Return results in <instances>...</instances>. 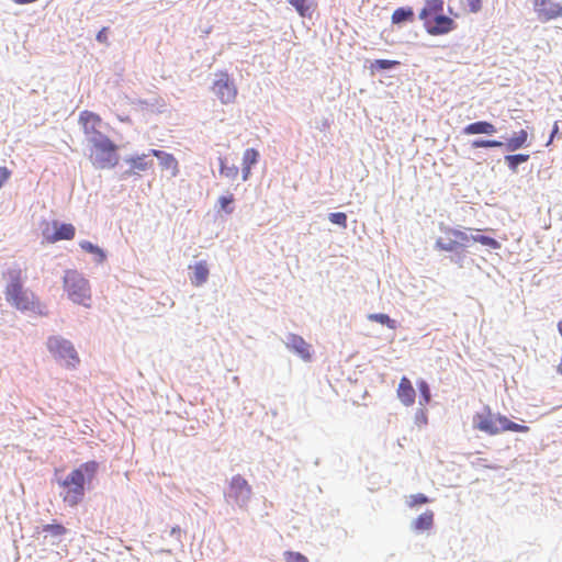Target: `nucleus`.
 I'll return each instance as SVG.
<instances>
[{
	"label": "nucleus",
	"mask_w": 562,
	"mask_h": 562,
	"mask_svg": "<svg viewBox=\"0 0 562 562\" xmlns=\"http://www.w3.org/2000/svg\"><path fill=\"white\" fill-rule=\"evenodd\" d=\"M557 372L562 375V358H561L560 363L557 367Z\"/></svg>",
	"instance_id": "nucleus-41"
},
{
	"label": "nucleus",
	"mask_w": 562,
	"mask_h": 562,
	"mask_svg": "<svg viewBox=\"0 0 562 562\" xmlns=\"http://www.w3.org/2000/svg\"><path fill=\"white\" fill-rule=\"evenodd\" d=\"M443 0H426L418 18L431 36L445 35L457 27L453 19L443 14Z\"/></svg>",
	"instance_id": "nucleus-3"
},
{
	"label": "nucleus",
	"mask_w": 562,
	"mask_h": 562,
	"mask_svg": "<svg viewBox=\"0 0 562 562\" xmlns=\"http://www.w3.org/2000/svg\"><path fill=\"white\" fill-rule=\"evenodd\" d=\"M558 330H559L560 335L562 336V321H560L558 323Z\"/></svg>",
	"instance_id": "nucleus-42"
},
{
	"label": "nucleus",
	"mask_w": 562,
	"mask_h": 562,
	"mask_svg": "<svg viewBox=\"0 0 562 562\" xmlns=\"http://www.w3.org/2000/svg\"><path fill=\"white\" fill-rule=\"evenodd\" d=\"M503 145L502 142L495 139H475L471 144L473 148H493L502 147Z\"/></svg>",
	"instance_id": "nucleus-30"
},
{
	"label": "nucleus",
	"mask_w": 562,
	"mask_h": 562,
	"mask_svg": "<svg viewBox=\"0 0 562 562\" xmlns=\"http://www.w3.org/2000/svg\"><path fill=\"white\" fill-rule=\"evenodd\" d=\"M529 159L528 154L508 155L505 157L508 168L516 172L520 164L526 162Z\"/></svg>",
	"instance_id": "nucleus-25"
},
{
	"label": "nucleus",
	"mask_w": 562,
	"mask_h": 562,
	"mask_svg": "<svg viewBox=\"0 0 562 562\" xmlns=\"http://www.w3.org/2000/svg\"><path fill=\"white\" fill-rule=\"evenodd\" d=\"M428 502L429 499L426 495L418 493L411 495L407 501V504L409 507H416L418 505L427 504Z\"/></svg>",
	"instance_id": "nucleus-34"
},
{
	"label": "nucleus",
	"mask_w": 562,
	"mask_h": 562,
	"mask_svg": "<svg viewBox=\"0 0 562 562\" xmlns=\"http://www.w3.org/2000/svg\"><path fill=\"white\" fill-rule=\"evenodd\" d=\"M368 318L372 322L380 323L382 325L387 326L391 329L396 328V322L394 319H391L389 315L378 313V314H370Z\"/></svg>",
	"instance_id": "nucleus-29"
},
{
	"label": "nucleus",
	"mask_w": 562,
	"mask_h": 562,
	"mask_svg": "<svg viewBox=\"0 0 562 562\" xmlns=\"http://www.w3.org/2000/svg\"><path fill=\"white\" fill-rule=\"evenodd\" d=\"M211 90L222 104L234 103L238 94L236 83L227 71L215 74V80Z\"/></svg>",
	"instance_id": "nucleus-8"
},
{
	"label": "nucleus",
	"mask_w": 562,
	"mask_h": 562,
	"mask_svg": "<svg viewBox=\"0 0 562 562\" xmlns=\"http://www.w3.org/2000/svg\"><path fill=\"white\" fill-rule=\"evenodd\" d=\"M495 132H496L495 125L487 121H477V122L467 125L463 128V133L465 135H476V134L492 135Z\"/></svg>",
	"instance_id": "nucleus-17"
},
{
	"label": "nucleus",
	"mask_w": 562,
	"mask_h": 562,
	"mask_svg": "<svg viewBox=\"0 0 562 562\" xmlns=\"http://www.w3.org/2000/svg\"><path fill=\"white\" fill-rule=\"evenodd\" d=\"M78 123L87 139L93 144L98 151L94 165L101 169L116 166L119 162L117 146L104 135L102 131L104 123L101 116L92 111L85 110L80 112Z\"/></svg>",
	"instance_id": "nucleus-1"
},
{
	"label": "nucleus",
	"mask_w": 562,
	"mask_h": 562,
	"mask_svg": "<svg viewBox=\"0 0 562 562\" xmlns=\"http://www.w3.org/2000/svg\"><path fill=\"white\" fill-rule=\"evenodd\" d=\"M146 158H147L146 154L128 158L126 161L131 168L127 171V173L135 175V173H138L140 171H146L147 169L151 168L153 162L147 161Z\"/></svg>",
	"instance_id": "nucleus-18"
},
{
	"label": "nucleus",
	"mask_w": 562,
	"mask_h": 562,
	"mask_svg": "<svg viewBox=\"0 0 562 562\" xmlns=\"http://www.w3.org/2000/svg\"><path fill=\"white\" fill-rule=\"evenodd\" d=\"M251 486L241 475H234L229 482L226 497L239 507H245L251 497Z\"/></svg>",
	"instance_id": "nucleus-10"
},
{
	"label": "nucleus",
	"mask_w": 562,
	"mask_h": 562,
	"mask_svg": "<svg viewBox=\"0 0 562 562\" xmlns=\"http://www.w3.org/2000/svg\"><path fill=\"white\" fill-rule=\"evenodd\" d=\"M286 347L295 352L304 361L312 360V346L306 342L301 336L291 334L288 337Z\"/></svg>",
	"instance_id": "nucleus-12"
},
{
	"label": "nucleus",
	"mask_w": 562,
	"mask_h": 562,
	"mask_svg": "<svg viewBox=\"0 0 562 562\" xmlns=\"http://www.w3.org/2000/svg\"><path fill=\"white\" fill-rule=\"evenodd\" d=\"M400 65L397 60H389V59H376L371 65V69H391Z\"/></svg>",
	"instance_id": "nucleus-32"
},
{
	"label": "nucleus",
	"mask_w": 562,
	"mask_h": 562,
	"mask_svg": "<svg viewBox=\"0 0 562 562\" xmlns=\"http://www.w3.org/2000/svg\"><path fill=\"white\" fill-rule=\"evenodd\" d=\"M9 283L5 286V300L16 310L35 311L41 307L35 294L24 289L22 270L20 268H12L7 271Z\"/></svg>",
	"instance_id": "nucleus-5"
},
{
	"label": "nucleus",
	"mask_w": 562,
	"mask_h": 562,
	"mask_svg": "<svg viewBox=\"0 0 562 562\" xmlns=\"http://www.w3.org/2000/svg\"><path fill=\"white\" fill-rule=\"evenodd\" d=\"M415 395L416 392L411 380L406 376H403L397 387V397L403 405L412 406L415 403Z\"/></svg>",
	"instance_id": "nucleus-13"
},
{
	"label": "nucleus",
	"mask_w": 562,
	"mask_h": 562,
	"mask_svg": "<svg viewBox=\"0 0 562 562\" xmlns=\"http://www.w3.org/2000/svg\"><path fill=\"white\" fill-rule=\"evenodd\" d=\"M289 3L295 8L302 18L312 15L313 3L311 0H289Z\"/></svg>",
	"instance_id": "nucleus-24"
},
{
	"label": "nucleus",
	"mask_w": 562,
	"mask_h": 562,
	"mask_svg": "<svg viewBox=\"0 0 562 562\" xmlns=\"http://www.w3.org/2000/svg\"><path fill=\"white\" fill-rule=\"evenodd\" d=\"M55 233L47 237L48 241L56 243L58 240H71L75 237L76 228L72 224L64 223L58 224L54 223Z\"/></svg>",
	"instance_id": "nucleus-16"
},
{
	"label": "nucleus",
	"mask_w": 562,
	"mask_h": 562,
	"mask_svg": "<svg viewBox=\"0 0 562 562\" xmlns=\"http://www.w3.org/2000/svg\"><path fill=\"white\" fill-rule=\"evenodd\" d=\"M532 7L538 21L542 23L562 18V2L557 0H533Z\"/></svg>",
	"instance_id": "nucleus-11"
},
{
	"label": "nucleus",
	"mask_w": 562,
	"mask_h": 562,
	"mask_svg": "<svg viewBox=\"0 0 562 562\" xmlns=\"http://www.w3.org/2000/svg\"><path fill=\"white\" fill-rule=\"evenodd\" d=\"M442 236L436 240V247L445 251H457L467 247L470 243V236L461 229L449 226H441Z\"/></svg>",
	"instance_id": "nucleus-9"
},
{
	"label": "nucleus",
	"mask_w": 562,
	"mask_h": 562,
	"mask_svg": "<svg viewBox=\"0 0 562 562\" xmlns=\"http://www.w3.org/2000/svg\"><path fill=\"white\" fill-rule=\"evenodd\" d=\"M209 278V268L205 261H199L193 266V274L191 277V283L194 286H201L206 282Z\"/></svg>",
	"instance_id": "nucleus-19"
},
{
	"label": "nucleus",
	"mask_w": 562,
	"mask_h": 562,
	"mask_svg": "<svg viewBox=\"0 0 562 562\" xmlns=\"http://www.w3.org/2000/svg\"><path fill=\"white\" fill-rule=\"evenodd\" d=\"M434 524V513L432 510H426L420 514L414 521L413 528L417 531L429 530Z\"/></svg>",
	"instance_id": "nucleus-21"
},
{
	"label": "nucleus",
	"mask_w": 562,
	"mask_h": 562,
	"mask_svg": "<svg viewBox=\"0 0 562 562\" xmlns=\"http://www.w3.org/2000/svg\"><path fill=\"white\" fill-rule=\"evenodd\" d=\"M98 470L97 461H87L74 469L64 480H59L58 484L63 488L60 492L63 502L70 507L77 506L85 497L86 483L94 479Z\"/></svg>",
	"instance_id": "nucleus-2"
},
{
	"label": "nucleus",
	"mask_w": 562,
	"mask_h": 562,
	"mask_svg": "<svg viewBox=\"0 0 562 562\" xmlns=\"http://www.w3.org/2000/svg\"><path fill=\"white\" fill-rule=\"evenodd\" d=\"M467 5L472 13H476L482 9V0H467Z\"/></svg>",
	"instance_id": "nucleus-37"
},
{
	"label": "nucleus",
	"mask_w": 562,
	"mask_h": 562,
	"mask_svg": "<svg viewBox=\"0 0 562 562\" xmlns=\"http://www.w3.org/2000/svg\"><path fill=\"white\" fill-rule=\"evenodd\" d=\"M46 346L53 357L64 361L66 367L75 369L80 363V358L69 340L60 336H52L47 339Z\"/></svg>",
	"instance_id": "nucleus-7"
},
{
	"label": "nucleus",
	"mask_w": 562,
	"mask_h": 562,
	"mask_svg": "<svg viewBox=\"0 0 562 562\" xmlns=\"http://www.w3.org/2000/svg\"><path fill=\"white\" fill-rule=\"evenodd\" d=\"M474 429L495 436L504 431L528 432L529 427L509 420L506 416L494 414L490 406H484L481 412L473 415Z\"/></svg>",
	"instance_id": "nucleus-4"
},
{
	"label": "nucleus",
	"mask_w": 562,
	"mask_h": 562,
	"mask_svg": "<svg viewBox=\"0 0 562 562\" xmlns=\"http://www.w3.org/2000/svg\"><path fill=\"white\" fill-rule=\"evenodd\" d=\"M417 386H418L420 397H422L419 401V404L424 406V405L428 404L430 401V390H429L427 382L424 380L419 381L417 383Z\"/></svg>",
	"instance_id": "nucleus-31"
},
{
	"label": "nucleus",
	"mask_w": 562,
	"mask_h": 562,
	"mask_svg": "<svg viewBox=\"0 0 562 562\" xmlns=\"http://www.w3.org/2000/svg\"><path fill=\"white\" fill-rule=\"evenodd\" d=\"M11 173L7 167H0V188L10 179Z\"/></svg>",
	"instance_id": "nucleus-38"
},
{
	"label": "nucleus",
	"mask_w": 562,
	"mask_h": 562,
	"mask_svg": "<svg viewBox=\"0 0 562 562\" xmlns=\"http://www.w3.org/2000/svg\"><path fill=\"white\" fill-rule=\"evenodd\" d=\"M97 41L100 43H108V27H102L97 34Z\"/></svg>",
	"instance_id": "nucleus-39"
},
{
	"label": "nucleus",
	"mask_w": 562,
	"mask_h": 562,
	"mask_svg": "<svg viewBox=\"0 0 562 562\" xmlns=\"http://www.w3.org/2000/svg\"><path fill=\"white\" fill-rule=\"evenodd\" d=\"M528 145V133L526 130H520L513 137H510L505 146L509 151H516L517 149Z\"/></svg>",
	"instance_id": "nucleus-20"
},
{
	"label": "nucleus",
	"mask_w": 562,
	"mask_h": 562,
	"mask_svg": "<svg viewBox=\"0 0 562 562\" xmlns=\"http://www.w3.org/2000/svg\"><path fill=\"white\" fill-rule=\"evenodd\" d=\"M415 18L414 10L411 7L397 8L391 15L393 24H401L404 22H413Z\"/></svg>",
	"instance_id": "nucleus-22"
},
{
	"label": "nucleus",
	"mask_w": 562,
	"mask_h": 562,
	"mask_svg": "<svg viewBox=\"0 0 562 562\" xmlns=\"http://www.w3.org/2000/svg\"><path fill=\"white\" fill-rule=\"evenodd\" d=\"M64 290L69 300L85 307L91 306L89 281L77 270H67L64 276Z\"/></svg>",
	"instance_id": "nucleus-6"
},
{
	"label": "nucleus",
	"mask_w": 562,
	"mask_h": 562,
	"mask_svg": "<svg viewBox=\"0 0 562 562\" xmlns=\"http://www.w3.org/2000/svg\"><path fill=\"white\" fill-rule=\"evenodd\" d=\"M149 153L160 160V166L164 169L170 170L172 177L179 173V165L173 155L158 149H151Z\"/></svg>",
	"instance_id": "nucleus-14"
},
{
	"label": "nucleus",
	"mask_w": 562,
	"mask_h": 562,
	"mask_svg": "<svg viewBox=\"0 0 562 562\" xmlns=\"http://www.w3.org/2000/svg\"><path fill=\"white\" fill-rule=\"evenodd\" d=\"M42 530L44 532L49 533L52 537H55V538L63 537L68 532V530L65 526H63L61 524H57V522L44 525L42 527Z\"/></svg>",
	"instance_id": "nucleus-26"
},
{
	"label": "nucleus",
	"mask_w": 562,
	"mask_h": 562,
	"mask_svg": "<svg viewBox=\"0 0 562 562\" xmlns=\"http://www.w3.org/2000/svg\"><path fill=\"white\" fill-rule=\"evenodd\" d=\"M234 202V195H222L218 198V204L222 210H224L227 213H232L233 209L229 207V205Z\"/></svg>",
	"instance_id": "nucleus-36"
},
{
	"label": "nucleus",
	"mask_w": 562,
	"mask_h": 562,
	"mask_svg": "<svg viewBox=\"0 0 562 562\" xmlns=\"http://www.w3.org/2000/svg\"><path fill=\"white\" fill-rule=\"evenodd\" d=\"M259 151L255 148H248L243 154V168H241V179L243 181H247L251 175V168L259 160Z\"/></svg>",
	"instance_id": "nucleus-15"
},
{
	"label": "nucleus",
	"mask_w": 562,
	"mask_h": 562,
	"mask_svg": "<svg viewBox=\"0 0 562 562\" xmlns=\"http://www.w3.org/2000/svg\"><path fill=\"white\" fill-rule=\"evenodd\" d=\"M558 133H559V125L555 122L553 124V128H552V132H551V135H550V138H549L547 145H550L552 143L553 138L557 136Z\"/></svg>",
	"instance_id": "nucleus-40"
},
{
	"label": "nucleus",
	"mask_w": 562,
	"mask_h": 562,
	"mask_svg": "<svg viewBox=\"0 0 562 562\" xmlns=\"http://www.w3.org/2000/svg\"><path fill=\"white\" fill-rule=\"evenodd\" d=\"M284 559L286 562H308L307 558L300 552L285 551Z\"/></svg>",
	"instance_id": "nucleus-35"
},
{
	"label": "nucleus",
	"mask_w": 562,
	"mask_h": 562,
	"mask_svg": "<svg viewBox=\"0 0 562 562\" xmlns=\"http://www.w3.org/2000/svg\"><path fill=\"white\" fill-rule=\"evenodd\" d=\"M220 173H221V176L225 177L226 179L234 181L238 177L239 169L235 165L228 166L226 164V159L221 158L220 159Z\"/></svg>",
	"instance_id": "nucleus-23"
},
{
	"label": "nucleus",
	"mask_w": 562,
	"mask_h": 562,
	"mask_svg": "<svg viewBox=\"0 0 562 562\" xmlns=\"http://www.w3.org/2000/svg\"><path fill=\"white\" fill-rule=\"evenodd\" d=\"M79 246L81 247L82 250L95 255L98 257V261L99 262H103L104 261L105 254L98 246L93 245L92 243H90L88 240L80 241Z\"/></svg>",
	"instance_id": "nucleus-27"
},
{
	"label": "nucleus",
	"mask_w": 562,
	"mask_h": 562,
	"mask_svg": "<svg viewBox=\"0 0 562 562\" xmlns=\"http://www.w3.org/2000/svg\"><path fill=\"white\" fill-rule=\"evenodd\" d=\"M470 240L474 243H480L484 246H487L492 249H498L501 247V244L494 239L493 237L484 236V235H473L470 236Z\"/></svg>",
	"instance_id": "nucleus-28"
},
{
	"label": "nucleus",
	"mask_w": 562,
	"mask_h": 562,
	"mask_svg": "<svg viewBox=\"0 0 562 562\" xmlns=\"http://www.w3.org/2000/svg\"><path fill=\"white\" fill-rule=\"evenodd\" d=\"M329 221L333 224H337L344 228L347 227V215L344 212L330 213Z\"/></svg>",
	"instance_id": "nucleus-33"
}]
</instances>
